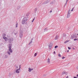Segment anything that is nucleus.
Segmentation results:
<instances>
[{
    "instance_id": "obj_1",
    "label": "nucleus",
    "mask_w": 78,
    "mask_h": 78,
    "mask_svg": "<svg viewBox=\"0 0 78 78\" xmlns=\"http://www.w3.org/2000/svg\"><path fill=\"white\" fill-rule=\"evenodd\" d=\"M70 11H71V10H70V9H69L67 16V18H69V17H70V13H71V12H70Z\"/></svg>"
},
{
    "instance_id": "obj_2",
    "label": "nucleus",
    "mask_w": 78,
    "mask_h": 78,
    "mask_svg": "<svg viewBox=\"0 0 78 78\" xmlns=\"http://www.w3.org/2000/svg\"><path fill=\"white\" fill-rule=\"evenodd\" d=\"M20 72V69H16V73H19Z\"/></svg>"
},
{
    "instance_id": "obj_3",
    "label": "nucleus",
    "mask_w": 78,
    "mask_h": 78,
    "mask_svg": "<svg viewBox=\"0 0 78 78\" xmlns=\"http://www.w3.org/2000/svg\"><path fill=\"white\" fill-rule=\"evenodd\" d=\"M53 46V44L52 43H51L49 45V48L50 49H51L52 47V46Z\"/></svg>"
},
{
    "instance_id": "obj_4",
    "label": "nucleus",
    "mask_w": 78,
    "mask_h": 78,
    "mask_svg": "<svg viewBox=\"0 0 78 78\" xmlns=\"http://www.w3.org/2000/svg\"><path fill=\"white\" fill-rule=\"evenodd\" d=\"M23 20H24V21H26V22H27V21L28 20V18L24 17V18H23Z\"/></svg>"
},
{
    "instance_id": "obj_5",
    "label": "nucleus",
    "mask_w": 78,
    "mask_h": 78,
    "mask_svg": "<svg viewBox=\"0 0 78 78\" xmlns=\"http://www.w3.org/2000/svg\"><path fill=\"white\" fill-rule=\"evenodd\" d=\"M64 74L65 75H67V73L65 71H63L62 73V75H64Z\"/></svg>"
},
{
    "instance_id": "obj_6",
    "label": "nucleus",
    "mask_w": 78,
    "mask_h": 78,
    "mask_svg": "<svg viewBox=\"0 0 78 78\" xmlns=\"http://www.w3.org/2000/svg\"><path fill=\"white\" fill-rule=\"evenodd\" d=\"M28 69V71L29 72H31V70H33V68L31 69L30 68H29Z\"/></svg>"
},
{
    "instance_id": "obj_7",
    "label": "nucleus",
    "mask_w": 78,
    "mask_h": 78,
    "mask_svg": "<svg viewBox=\"0 0 78 78\" xmlns=\"http://www.w3.org/2000/svg\"><path fill=\"white\" fill-rule=\"evenodd\" d=\"M59 38V36L58 35H56L55 38V40H57V39Z\"/></svg>"
},
{
    "instance_id": "obj_8",
    "label": "nucleus",
    "mask_w": 78,
    "mask_h": 78,
    "mask_svg": "<svg viewBox=\"0 0 78 78\" xmlns=\"http://www.w3.org/2000/svg\"><path fill=\"white\" fill-rule=\"evenodd\" d=\"M27 22L26 21H24V20H23L22 22V24H25V23H26Z\"/></svg>"
},
{
    "instance_id": "obj_9",
    "label": "nucleus",
    "mask_w": 78,
    "mask_h": 78,
    "mask_svg": "<svg viewBox=\"0 0 78 78\" xmlns=\"http://www.w3.org/2000/svg\"><path fill=\"white\" fill-rule=\"evenodd\" d=\"M9 51L11 53H12V50L11 49V48H9Z\"/></svg>"
},
{
    "instance_id": "obj_10",
    "label": "nucleus",
    "mask_w": 78,
    "mask_h": 78,
    "mask_svg": "<svg viewBox=\"0 0 78 78\" xmlns=\"http://www.w3.org/2000/svg\"><path fill=\"white\" fill-rule=\"evenodd\" d=\"M48 64H50V58H49L48 59Z\"/></svg>"
},
{
    "instance_id": "obj_11",
    "label": "nucleus",
    "mask_w": 78,
    "mask_h": 78,
    "mask_svg": "<svg viewBox=\"0 0 78 78\" xmlns=\"http://www.w3.org/2000/svg\"><path fill=\"white\" fill-rule=\"evenodd\" d=\"M3 39H4L5 41H7V37H3Z\"/></svg>"
},
{
    "instance_id": "obj_12",
    "label": "nucleus",
    "mask_w": 78,
    "mask_h": 78,
    "mask_svg": "<svg viewBox=\"0 0 78 78\" xmlns=\"http://www.w3.org/2000/svg\"><path fill=\"white\" fill-rule=\"evenodd\" d=\"M22 34H20V37L21 38H22Z\"/></svg>"
},
{
    "instance_id": "obj_13",
    "label": "nucleus",
    "mask_w": 78,
    "mask_h": 78,
    "mask_svg": "<svg viewBox=\"0 0 78 78\" xmlns=\"http://www.w3.org/2000/svg\"><path fill=\"white\" fill-rule=\"evenodd\" d=\"M8 47L9 48H11V44H9L8 46Z\"/></svg>"
},
{
    "instance_id": "obj_14",
    "label": "nucleus",
    "mask_w": 78,
    "mask_h": 78,
    "mask_svg": "<svg viewBox=\"0 0 78 78\" xmlns=\"http://www.w3.org/2000/svg\"><path fill=\"white\" fill-rule=\"evenodd\" d=\"M68 1H69V0H66V3L65 4V5H67V2H68Z\"/></svg>"
},
{
    "instance_id": "obj_15",
    "label": "nucleus",
    "mask_w": 78,
    "mask_h": 78,
    "mask_svg": "<svg viewBox=\"0 0 78 78\" xmlns=\"http://www.w3.org/2000/svg\"><path fill=\"white\" fill-rule=\"evenodd\" d=\"M21 69V65H20L19 66V69Z\"/></svg>"
},
{
    "instance_id": "obj_16",
    "label": "nucleus",
    "mask_w": 78,
    "mask_h": 78,
    "mask_svg": "<svg viewBox=\"0 0 78 78\" xmlns=\"http://www.w3.org/2000/svg\"><path fill=\"white\" fill-rule=\"evenodd\" d=\"M18 25V23H16V28H17V25Z\"/></svg>"
},
{
    "instance_id": "obj_17",
    "label": "nucleus",
    "mask_w": 78,
    "mask_h": 78,
    "mask_svg": "<svg viewBox=\"0 0 78 78\" xmlns=\"http://www.w3.org/2000/svg\"><path fill=\"white\" fill-rule=\"evenodd\" d=\"M34 19H35V18H34L33 19V20L32 21V22H34Z\"/></svg>"
},
{
    "instance_id": "obj_18",
    "label": "nucleus",
    "mask_w": 78,
    "mask_h": 78,
    "mask_svg": "<svg viewBox=\"0 0 78 78\" xmlns=\"http://www.w3.org/2000/svg\"><path fill=\"white\" fill-rule=\"evenodd\" d=\"M77 40H78V39H74V41H77Z\"/></svg>"
},
{
    "instance_id": "obj_19",
    "label": "nucleus",
    "mask_w": 78,
    "mask_h": 78,
    "mask_svg": "<svg viewBox=\"0 0 78 78\" xmlns=\"http://www.w3.org/2000/svg\"><path fill=\"white\" fill-rule=\"evenodd\" d=\"M58 56L59 57H61V55H60V54H58Z\"/></svg>"
},
{
    "instance_id": "obj_20",
    "label": "nucleus",
    "mask_w": 78,
    "mask_h": 78,
    "mask_svg": "<svg viewBox=\"0 0 78 78\" xmlns=\"http://www.w3.org/2000/svg\"><path fill=\"white\" fill-rule=\"evenodd\" d=\"M36 55H37V53H35L34 54V56H36Z\"/></svg>"
},
{
    "instance_id": "obj_21",
    "label": "nucleus",
    "mask_w": 78,
    "mask_h": 78,
    "mask_svg": "<svg viewBox=\"0 0 78 78\" xmlns=\"http://www.w3.org/2000/svg\"><path fill=\"white\" fill-rule=\"evenodd\" d=\"M7 53H8V54H9V55H10V54H11V53H10L9 52V51H8V52Z\"/></svg>"
},
{
    "instance_id": "obj_22",
    "label": "nucleus",
    "mask_w": 78,
    "mask_h": 78,
    "mask_svg": "<svg viewBox=\"0 0 78 78\" xmlns=\"http://www.w3.org/2000/svg\"><path fill=\"white\" fill-rule=\"evenodd\" d=\"M3 37H5V34H3Z\"/></svg>"
},
{
    "instance_id": "obj_23",
    "label": "nucleus",
    "mask_w": 78,
    "mask_h": 78,
    "mask_svg": "<svg viewBox=\"0 0 78 78\" xmlns=\"http://www.w3.org/2000/svg\"><path fill=\"white\" fill-rule=\"evenodd\" d=\"M57 47H58V46H55V48H57Z\"/></svg>"
},
{
    "instance_id": "obj_24",
    "label": "nucleus",
    "mask_w": 78,
    "mask_h": 78,
    "mask_svg": "<svg viewBox=\"0 0 78 78\" xmlns=\"http://www.w3.org/2000/svg\"><path fill=\"white\" fill-rule=\"evenodd\" d=\"M68 48L69 50H70V49H71V48H70L69 47H68Z\"/></svg>"
},
{
    "instance_id": "obj_25",
    "label": "nucleus",
    "mask_w": 78,
    "mask_h": 78,
    "mask_svg": "<svg viewBox=\"0 0 78 78\" xmlns=\"http://www.w3.org/2000/svg\"><path fill=\"white\" fill-rule=\"evenodd\" d=\"M71 39H73V36H72L71 37Z\"/></svg>"
},
{
    "instance_id": "obj_26",
    "label": "nucleus",
    "mask_w": 78,
    "mask_h": 78,
    "mask_svg": "<svg viewBox=\"0 0 78 78\" xmlns=\"http://www.w3.org/2000/svg\"><path fill=\"white\" fill-rule=\"evenodd\" d=\"M32 43V41H31L30 43H29V44H31Z\"/></svg>"
},
{
    "instance_id": "obj_27",
    "label": "nucleus",
    "mask_w": 78,
    "mask_h": 78,
    "mask_svg": "<svg viewBox=\"0 0 78 78\" xmlns=\"http://www.w3.org/2000/svg\"><path fill=\"white\" fill-rule=\"evenodd\" d=\"M73 9H74L73 8L72 9L71 11H73Z\"/></svg>"
},
{
    "instance_id": "obj_28",
    "label": "nucleus",
    "mask_w": 78,
    "mask_h": 78,
    "mask_svg": "<svg viewBox=\"0 0 78 78\" xmlns=\"http://www.w3.org/2000/svg\"><path fill=\"white\" fill-rule=\"evenodd\" d=\"M66 41V42H69V40H67V41Z\"/></svg>"
},
{
    "instance_id": "obj_29",
    "label": "nucleus",
    "mask_w": 78,
    "mask_h": 78,
    "mask_svg": "<svg viewBox=\"0 0 78 78\" xmlns=\"http://www.w3.org/2000/svg\"><path fill=\"white\" fill-rule=\"evenodd\" d=\"M64 43L65 44H66V43H67V42L66 41H65L64 42Z\"/></svg>"
},
{
    "instance_id": "obj_30",
    "label": "nucleus",
    "mask_w": 78,
    "mask_h": 78,
    "mask_svg": "<svg viewBox=\"0 0 78 78\" xmlns=\"http://www.w3.org/2000/svg\"><path fill=\"white\" fill-rule=\"evenodd\" d=\"M62 58V59H64V58H65V57H63Z\"/></svg>"
},
{
    "instance_id": "obj_31",
    "label": "nucleus",
    "mask_w": 78,
    "mask_h": 78,
    "mask_svg": "<svg viewBox=\"0 0 78 78\" xmlns=\"http://www.w3.org/2000/svg\"><path fill=\"white\" fill-rule=\"evenodd\" d=\"M66 78H69V76H66Z\"/></svg>"
},
{
    "instance_id": "obj_32",
    "label": "nucleus",
    "mask_w": 78,
    "mask_h": 78,
    "mask_svg": "<svg viewBox=\"0 0 78 78\" xmlns=\"http://www.w3.org/2000/svg\"><path fill=\"white\" fill-rule=\"evenodd\" d=\"M35 10H36V11L37 10V8H36L35 9Z\"/></svg>"
},
{
    "instance_id": "obj_33",
    "label": "nucleus",
    "mask_w": 78,
    "mask_h": 78,
    "mask_svg": "<svg viewBox=\"0 0 78 78\" xmlns=\"http://www.w3.org/2000/svg\"><path fill=\"white\" fill-rule=\"evenodd\" d=\"M44 30H47V28H45L44 29Z\"/></svg>"
},
{
    "instance_id": "obj_34",
    "label": "nucleus",
    "mask_w": 78,
    "mask_h": 78,
    "mask_svg": "<svg viewBox=\"0 0 78 78\" xmlns=\"http://www.w3.org/2000/svg\"><path fill=\"white\" fill-rule=\"evenodd\" d=\"M74 78H77V77H76L74 76Z\"/></svg>"
},
{
    "instance_id": "obj_35",
    "label": "nucleus",
    "mask_w": 78,
    "mask_h": 78,
    "mask_svg": "<svg viewBox=\"0 0 78 78\" xmlns=\"http://www.w3.org/2000/svg\"><path fill=\"white\" fill-rule=\"evenodd\" d=\"M5 57H6V58H7L8 57V56L6 55L5 56Z\"/></svg>"
},
{
    "instance_id": "obj_36",
    "label": "nucleus",
    "mask_w": 78,
    "mask_h": 78,
    "mask_svg": "<svg viewBox=\"0 0 78 78\" xmlns=\"http://www.w3.org/2000/svg\"><path fill=\"white\" fill-rule=\"evenodd\" d=\"M52 12V11L51 10V11H50V12Z\"/></svg>"
},
{
    "instance_id": "obj_37",
    "label": "nucleus",
    "mask_w": 78,
    "mask_h": 78,
    "mask_svg": "<svg viewBox=\"0 0 78 78\" xmlns=\"http://www.w3.org/2000/svg\"><path fill=\"white\" fill-rule=\"evenodd\" d=\"M55 51H54V53L55 54Z\"/></svg>"
},
{
    "instance_id": "obj_38",
    "label": "nucleus",
    "mask_w": 78,
    "mask_h": 78,
    "mask_svg": "<svg viewBox=\"0 0 78 78\" xmlns=\"http://www.w3.org/2000/svg\"><path fill=\"white\" fill-rule=\"evenodd\" d=\"M67 51V52H69V51L68 50Z\"/></svg>"
},
{
    "instance_id": "obj_39",
    "label": "nucleus",
    "mask_w": 78,
    "mask_h": 78,
    "mask_svg": "<svg viewBox=\"0 0 78 78\" xmlns=\"http://www.w3.org/2000/svg\"><path fill=\"white\" fill-rule=\"evenodd\" d=\"M77 36H78V34H77Z\"/></svg>"
},
{
    "instance_id": "obj_40",
    "label": "nucleus",
    "mask_w": 78,
    "mask_h": 78,
    "mask_svg": "<svg viewBox=\"0 0 78 78\" xmlns=\"http://www.w3.org/2000/svg\"><path fill=\"white\" fill-rule=\"evenodd\" d=\"M77 40H78V38H77Z\"/></svg>"
},
{
    "instance_id": "obj_41",
    "label": "nucleus",
    "mask_w": 78,
    "mask_h": 78,
    "mask_svg": "<svg viewBox=\"0 0 78 78\" xmlns=\"http://www.w3.org/2000/svg\"><path fill=\"white\" fill-rule=\"evenodd\" d=\"M77 3H78V2Z\"/></svg>"
}]
</instances>
